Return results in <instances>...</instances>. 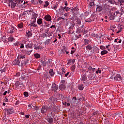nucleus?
<instances>
[{
    "label": "nucleus",
    "mask_w": 124,
    "mask_h": 124,
    "mask_svg": "<svg viewBox=\"0 0 124 124\" xmlns=\"http://www.w3.org/2000/svg\"><path fill=\"white\" fill-rule=\"evenodd\" d=\"M61 73H62V74H64V73H65V69L62 68Z\"/></svg>",
    "instance_id": "45"
},
{
    "label": "nucleus",
    "mask_w": 124,
    "mask_h": 124,
    "mask_svg": "<svg viewBox=\"0 0 124 124\" xmlns=\"http://www.w3.org/2000/svg\"><path fill=\"white\" fill-rule=\"evenodd\" d=\"M50 62H52V60H48V61L46 62L47 64H50Z\"/></svg>",
    "instance_id": "61"
},
{
    "label": "nucleus",
    "mask_w": 124,
    "mask_h": 124,
    "mask_svg": "<svg viewBox=\"0 0 124 124\" xmlns=\"http://www.w3.org/2000/svg\"><path fill=\"white\" fill-rule=\"evenodd\" d=\"M59 89V87L56 83H53L51 87V90L52 92H57V90Z\"/></svg>",
    "instance_id": "5"
},
{
    "label": "nucleus",
    "mask_w": 124,
    "mask_h": 124,
    "mask_svg": "<svg viewBox=\"0 0 124 124\" xmlns=\"http://www.w3.org/2000/svg\"><path fill=\"white\" fill-rule=\"evenodd\" d=\"M78 89L79 90V91H83L84 90V84H79L78 86Z\"/></svg>",
    "instance_id": "17"
},
{
    "label": "nucleus",
    "mask_w": 124,
    "mask_h": 124,
    "mask_svg": "<svg viewBox=\"0 0 124 124\" xmlns=\"http://www.w3.org/2000/svg\"><path fill=\"white\" fill-rule=\"evenodd\" d=\"M14 40H15V39H14V38H13L11 36L9 37V38H8V41L9 42H13V41H14Z\"/></svg>",
    "instance_id": "27"
},
{
    "label": "nucleus",
    "mask_w": 124,
    "mask_h": 124,
    "mask_svg": "<svg viewBox=\"0 0 124 124\" xmlns=\"http://www.w3.org/2000/svg\"><path fill=\"white\" fill-rule=\"evenodd\" d=\"M8 2H9V3H11V4L9 5V6L11 7V3H12V2H15V0H8Z\"/></svg>",
    "instance_id": "46"
},
{
    "label": "nucleus",
    "mask_w": 124,
    "mask_h": 124,
    "mask_svg": "<svg viewBox=\"0 0 124 124\" xmlns=\"http://www.w3.org/2000/svg\"><path fill=\"white\" fill-rule=\"evenodd\" d=\"M49 30H47V31L46 32L45 34H44V36H45V37H47V36H48V37H50V35H49V34H48V31Z\"/></svg>",
    "instance_id": "43"
},
{
    "label": "nucleus",
    "mask_w": 124,
    "mask_h": 124,
    "mask_svg": "<svg viewBox=\"0 0 124 124\" xmlns=\"http://www.w3.org/2000/svg\"><path fill=\"white\" fill-rule=\"evenodd\" d=\"M114 80L115 81H121L122 80V78L120 76V75H117L115 77H114Z\"/></svg>",
    "instance_id": "11"
},
{
    "label": "nucleus",
    "mask_w": 124,
    "mask_h": 124,
    "mask_svg": "<svg viewBox=\"0 0 124 124\" xmlns=\"http://www.w3.org/2000/svg\"><path fill=\"white\" fill-rule=\"evenodd\" d=\"M103 9L102 8L101 6H100L99 5H96V11H97L98 12H101Z\"/></svg>",
    "instance_id": "13"
},
{
    "label": "nucleus",
    "mask_w": 124,
    "mask_h": 124,
    "mask_svg": "<svg viewBox=\"0 0 124 124\" xmlns=\"http://www.w3.org/2000/svg\"><path fill=\"white\" fill-rule=\"evenodd\" d=\"M88 69L89 72L90 73L91 72V70H92V69H93V67H92V66H89L88 67Z\"/></svg>",
    "instance_id": "57"
},
{
    "label": "nucleus",
    "mask_w": 124,
    "mask_h": 124,
    "mask_svg": "<svg viewBox=\"0 0 124 124\" xmlns=\"http://www.w3.org/2000/svg\"><path fill=\"white\" fill-rule=\"evenodd\" d=\"M99 114V112L98 111H95L93 113V116H94L95 117V115H98Z\"/></svg>",
    "instance_id": "53"
},
{
    "label": "nucleus",
    "mask_w": 124,
    "mask_h": 124,
    "mask_svg": "<svg viewBox=\"0 0 124 124\" xmlns=\"http://www.w3.org/2000/svg\"><path fill=\"white\" fill-rule=\"evenodd\" d=\"M48 109H49V107L45 106H43L42 107L41 113H42L43 114H44V113H46Z\"/></svg>",
    "instance_id": "6"
},
{
    "label": "nucleus",
    "mask_w": 124,
    "mask_h": 124,
    "mask_svg": "<svg viewBox=\"0 0 124 124\" xmlns=\"http://www.w3.org/2000/svg\"><path fill=\"white\" fill-rule=\"evenodd\" d=\"M118 2L120 5H123V4L124 3V0H118Z\"/></svg>",
    "instance_id": "39"
},
{
    "label": "nucleus",
    "mask_w": 124,
    "mask_h": 124,
    "mask_svg": "<svg viewBox=\"0 0 124 124\" xmlns=\"http://www.w3.org/2000/svg\"><path fill=\"white\" fill-rule=\"evenodd\" d=\"M69 73H70L69 72H68L66 74L64 75L65 77H67L68 75H69Z\"/></svg>",
    "instance_id": "62"
},
{
    "label": "nucleus",
    "mask_w": 124,
    "mask_h": 124,
    "mask_svg": "<svg viewBox=\"0 0 124 124\" xmlns=\"http://www.w3.org/2000/svg\"><path fill=\"white\" fill-rule=\"evenodd\" d=\"M57 8H58V4L55 5L54 7V9H55L56 11L58 12V10H57Z\"/></svg>",
    "instance_id": "58"
},
{
    "label": "nucleus",
    "mask_w": 124,
    "mask_h": 124,
    "mask_svg": "<svg viewBox=\"0 0 124 124\" xmlns=\"http://www.w3.org/2000/svg\"><path fill=\"white\" fill-rule=\"evenodd\" d=\"M75 68H76L75 65H73L71 67V69L72 71L75 70Z\"/></svg>",
    "instance_id": "52"
},
{
    "label": "nucleus",
    "mask_w": 124,
    "mask_h": 124,
    "mask_svg": "<svg viewBox=\"0 0 124 124\" xmlns=\"http://www.w3.org/2000/svg\"><path fill=\"white\" fill-rule=\"evenodd\" d=\"M90 6H93L94 5V2H91L90 4Z\"/></svg>",
    "instance_id": "59"
},
{
    "label": "nucleus",
    "mask_w": 124,
    "mask_h": 124,
    "mask_svg": "<svg viewBox=\"0 0 124 124\" xmlns=\"http://www.w3.org/2000/svg\"><path fill=\"white\" fill-rule=\"evenodd\" d=\"M13 64L14 65H18V66H20V64H21V63H20V60H19V59H18L17 60H15L13 62Z\"/></svg>",
    "instance_id": "12"
},
{
    "label": "nucleus",
    "mask_w": 124,
    "mask_h": 124,
    "mask_svg": "<svg viewBox=\"0 0 124 124\" xmlns=\"http://www.w3.org/2000/svg\"><path fill=\"white\" fill-rule=\"evenodd\" d=\"M88 78H87V76L83 75L81 78V80L82 82H85V81H87Z\"/></svg>",
    "instance_id": "18"
},
{
    "label": "nucleus",
    "mask_w": 124,
    "mask_h": 124,
    "mask_svg": "<svg viewBox=\"0 0 124 124\" xmlns=\"http://www.w3.org/2000/svg\"><path fill=\"white\" fill-rule=\"evenodd\" d=\"M14 45L15 46H19V45H20V43L18 42H17L16 43H14Z\"/></svg>",
    "instance_id": "54"
},
{
    "label": "nucleus",
    "mask_w": 124,
    "mask_h": 124,
    "mask_svg": "<svg viewBox=\"0 0 124 124\" xmlns=\"http://www.w3.org/2000/svg\"><path fill=\"white\" fill-rule=\"evenodd\" d=\"M72 101L73 103H76V101H77V98L76 97H73L72 98Z\"/></svg>",
    "instance_id": "38"
},
{
    "label": "nucleus",
    "mask_w": 124,
    "mask_h": 124,
    "mask_svg": "<svg viewBox=\"0 0 124 124\" xmlns=\"http://www.w3.org/2000/svg\"><path fill=\"white\" fill-rule=\"evenodd\" d=\"M15 31H16V29H15L14 27H12L11 28L10 32V33H14V32H15Z\"/></svg>",
    "instance_id": "24"
},
{
    "label": "nucleus",
    "mask_w": 124,
    "mask_h": 124,
    "mask_svg": "<svg viewBox=\"0 0 124 124\" xmlns=\"http://www.w3.org/2000/svg\"><path fill=\"white\" fill-rule=\"evenodd\" d=\"M86 50H92L93 49V47H92V46H91V45H88L86 47Z\"/></svg>",
    "instance_id": "28"
},
{
    "label": "nucleus",
    "mask_w": 124,
    "mask_h": 124,
    "mask_svg": "<svg viewBox=\"0 0 124 124\" xmlns=\"http://www.w3.org/2000/svg\"><path fill=\"white\" fill-rule=\"evenodd\" d=\"M75 26V23L74 22H72L71 25L69 29L71 30H73V28Z\"/></svg>",
    "instance_id": "30"
},
{
    "label": "nucleus",
    "mask_w": 124,
    "mask_h": 124,
    "mask_svg": "<svg viewBox=\"0 0 124 124\" xmlns=\"http://www.w3.org/2000/svg\"><path fill=\"white\" fill-rule=\"evenodd\" d=\"M38 16V15H37V14H32L31 15V20H34V19H36Z\"/></svg>",
    "instance_id": "19"
},
{
    "label": "nucleus",
    "mask_w": 124,
    "mask_h": 124,
    "mask_svg": "<svg viewBox=\"0 0 124 124\" xmlns=\"http://www.w3.org/2000/svg\"><path fill=\"white\" fill-rule=\"evenodd\" d=\"M37 23L38 25H41L42 24V18H39L37 20Z\"/></svg>",
    "instance_id": "29"
},
{
    "label": "nucleus",
    "mask_w": 124,
    "mask_h": 124,
    "mask_svg": "<svg viewBox=\"0 0 124 124\" xmlns=\"http://www.w3.org/2000/svg\"><path fill=\"white\" fill-rule=\"evenodd\" d=\"M106 54H108V51L104 50L101 52V55H103Z\"/></svg>",
    "instance_id": "33"
},
{
    "label": "nucleus",
    "mask_w": 124,
    "mask_h": 124,
    "mask_svg": "<svg viewBox=\"0 0 124 124\" xmlns=\"http://www.w3.org/2000/svg\"><path fill=\"white\" fill-rule=\"evenodd\" d=\"M67 100L68 102H71V100L70 99V96H68L67 97Z\"/></svg>",
    "instance_id": "51"
},
{
    "label": "nucleus",
    "mask_w": 124,
    "mask_h": 124,
    "mask_svg": "<svg viewBox=\"0 0 124 124\" xmlns=\"http://www.w3.org/2000/svg\"><path fill=\"white\" fill-rule=\"evenodd\" d=\"M26 48H30V49H32V46L31 44H27L25 46Z\"/></svg>",
    "instance_id": "22"
},
{
    "label": "nucleus",
    "mask_w": 124,
    "mask_h": 124,
    "mask_svg": "<svg viewBox=\"0 0 124 124\" xmlns=\"http://www.w3.org/2000/svg\"><path fill=\"white\" fill-rule=\"evenodd\" d=\"M77 31L78 33H80V32H83V29L80 27L78 28V26H77Z\"/></svg>",
    "instance_id": "14"
},
{
    "label": "nucleus",
    "mask_w": 124,
    "mask_h": 124,
    "mask_svg": "<svg viewBox=\"0 0 124 124\" xmlns=\"http://www.w3.org/2000/svg\"><path fill=\"white\" fill-rule=\"evenodd\" d=\"M120 14L119 11L115 12L114 13H112L109 16V20H115V22H119L121 21V17L120 16H118Z\"/></svg>",
    "instance_id": "2"
},
{
    "label": "nucleus",
    "mask_w": 124,
    "mask_h": 124,
    "mask_svg": "<svg viewBox=\"0 0 124 124\" xmlns=\"http://www.w3.org/2000/svg\"><path fill=\"white\" fill-rule=\"evenodd\" d=\"M108 2L111 4H115V1L112 0H108Z\"/></svg>",
    "instance_id": "49"
},
{
    "label": "nucleus",
    "mask_w": 124,
    "mask_h": 124,
    "mask_svg": "<svg viewBox=\"0 0 124 124\" xmlns=\"http://www.w3.org/2000/svg\"><path fill=\"white\" fill-rule=\"evenodd\" d=\"M15 85L16 87H18V86H20V85H23V83L16 81L15 83Z\"/></svg>",
    "instance_id": "32"
},
{
    "label": "nucleus",
    "mask_w": 124,
    "mask_h": 124,
    "mask_svg": "<svg viewBox=\"0 0 124 124\" xmlns=\"http://www.w3.org/2000/svg\"><path fill=\"white\" fill-rule=\"evenodd\" d=\"M26 33L28 37H31V35H32V33H31V31H28V32H26Z\"/></svg>",
    "instance_id": "31"
},
{
    "label": "nucleus",
    "mask_w": 124,
    "mask_h": 124,
    "mask_svg": "<svg viewBox=\"0 0 124 124\" xmlns=\"http://www.w3.org/2000/svg\"><path fill=\"white\" fill-rule=\"evenodd\" d=\"M45 19L46 21L50 22L52 20V17H51V16L47 15L45 16Z\"/></svg>",
    "instance_id": "10"
},
{
    "label": "nucleus",
    "mask_w": 124,
    "mask_h": 124,
    "mask_svg": "<svg viewBox=\"0 0 124 124\" xmlns=\"http://www.w3.org/2000/svg\"><path fill=\"white\" fill-rule=\"evenodd\" d=\"M50 42H51V39H48L46 41L45 44L46 45H48V44H50Z\"/></svg>",
    "instance_id": "36"
},
{
    "label": "nucleus",
    "mask_w": 124,
    "mask_h": 124,
    "mask_svg": "<svg viewBox=\"0 0 124 124\" xmlns=\"http://www.w3.org/2000/svg\"><path fill=\"white\" fill-rule=\"evenodd\" d=\"M34 57L35 58V59H40V55L38 53H35L34 54Z\"/></svg>",
    "instance_id": "26"
},
{
    "label": "nucleus",
    "mask_w": 124,
    "mask_h": 124,
    "mask_svg": "<svg viewBox=\"0 0 124 124\" xmlns=\"http://www.w3.org/2000/svg\"><path fill=\"white\" fill-rule=\"evenodd\" d=\"M87 32H88V31L87 30V28H84V29L83 30V33H84L85 34H86V33H87Z\"/></svg>",
    "instance_id": "55"
},
{
    "label": "nucleus",
    "mask_w": 124,
    "mask_h": 124,
    "mask_svg": "<svg viewBox=\"0 0 124 124\" xmlns=\"http://www.w3.org/2000/svg\"><path fill=\"white\" fill-rule=\"evenodd\" d=\"M100 49H101V50H105L106 49V47H105V46H100Z\"/></svg>",
    "instance_id": "48"
},
{
    "label": "nucleus",
    "mask_w": 124,
    "mask_h": 124,
    "mask_svg": "<svg viewBox=\"0 0 124 124\" xmlns=\"http://www.w3.org/2000/svg\"><path fill=\"white\" fill-rule=\"evenodd\" d=\"M75 21L77 23L78 25H81V19H80L79 17H76L75 18Z\"/></svg>",
    "instance_id": "15"
},
{
    "label": "nucleus",
    "mask_w": 124,
    "mask_h": 124,
    "mask_svg": "<svg viewBox=\"0 0 124 124\" xmlns=\"http://www.w3.org/2000/svg\"><path fill=\"white\" fill-rule=\"evenodd\" d=\"M49 5V2L48 1H45L44 3V7H47Z\"/></svg>",
    "instance_id": "35"
},
{
    "label": "nucleus",
    "mask_w": 124,
    "mask_h": 124,
    "mask_svg": "<svg viewBox=\"0 0 124 124\" xmlns=\"http://www.w3.org/2000/svg\"><path fill=\"white\" fill-rule=\"evenodd\" d=\"M48 109L52 112H56V111L58 110V107L52 104H50L49 106L48 107Z\"/></svg>",
    "instance_id": "3"
},
{
    "label": "nucleus",
    "mask_w": 124,
    "mask_h": 124,
    "mask_svg": "<svg viewBox=\"0 0 124 124\" xmlns=\"http://www.w3.org/2000/svg\"><path fill=\"white\" fill-rule=\"evenodd\" d=\"M17 59H18V60H20V59H26V55H25V53L22 52L18 54Z\"/></svg>",
    "instance_id": "8"
},
{
    "label": "nucleus",
    "mask_w": 124,
    "mask_h": 124,
    "mask_svg": "<svg viewBox=\"0 0 124 124\" xmlns=\"http://www.w3.org/2000/svg\"><path fill=\"white\" fill-rule=\"evenodd\" d=\"M17 27L19 29H22L23 28V23L18 24Z\"/></svg>",
    "instance_id": "41"
},
{
    "label": "nucleus",
    "mask_w": 124,
    "mask_h": 124,
    "mask_svg": "<svg viewBox=\"0 0 124 124\" xmlns=\"http://www.w3.org/2000/svg\"><path fill=\"white\" fill-rule=\"evenodd\" d=\"M60 90H65V85L64 84H61L59 86Z\"/></svg>",
    "instance_id": "20"
},
{
    "label": "nucleus",
    "mask_w": 124,
    "mask_h": 124,
    "mask_svg": "<svg viewBox=\"0 0 124 124\" xmlns=\"http://www.w3.org/2000/svg\"><path fill=\"white\" fill-rule=\"evenodd\" d=\"M23 0H15V2H12L11 8H15V7H25V5L23 4Z\"/></svg>",
    "instance_id": "1"
},
{
    "label": "nucleus",
    "mask_w": 124,
    "mask_h": 124,
    "mask_svg": "<svg viewBox=\"0 0 124 124\" xmlns=\"http://www.w3.org/2000/svg\"><path fill=\"white\" fill-rule=\"evenodd\" d=\"M27 63H28V62H27L26 61H22L21 62V63L19 65V66L23 67V66H24V65H26V64H27Z\"/></svg>",
    "instance_id": "16"
},
{
    "label": "nucleus",
    "mask_w": 124,
    "mask_h": 124,
    "mask_svg": "<svg viewBox=\"0 0 124 124\" xmlns=\"http://www.w3.org/2000/svg\"><path fill=\"white\" fill-rule=\"evenodd\" d=\"M24 95L26 97H28V96H29V93L27 92H25L24 93Z\"/></svg>",
    "instance_id": "47"
},
{
    "label": "nucleus",
    "mask_w": 124,
    "mask_h": 124,
    "mask_svg": "<svg viewBox=\"0 0 124 124\" xmlns=\"http://www.w3.org/2000/svg\"><path fill=\"white\" fill-rule=\"evenodd\" d=\"M101 70L100 68H98V69L96 71V74H98V73H101Z\"/></svg>",
    "instance_id": "42"
},
{
    "label": "nucleus",
    "mask_w": 124,
    "mask_h": 124,
    "mask_svg": "<svg viewBox=\"0 0 124 124\" xmlns=\"http://www.w3.org/2000/svg\"><path fill=\"white\" fill-rule=\"evenodd\" d=\"M70 10V8L68 7L64 6L63 8V12L66 11V12H68Z\"/></svg>",
    "instance_id": "23"
},
{
    "label": "nucleus",
    "mask_w": 124,
    "mask_h": 124,
    "mask_svg": "<svg viewBox=\"0 0 124 124\" xmlns=\"http://www.w3.org/2000/svg\"><path fill=\"white\" fill-rule=\"evenodd\" d=\"M37 2L38 4H40V5H41V4H42V5H43V1L41 0H38L37 1Z\"/></svg>",
    "instance_id": "37"
},
{
    "label": "nucleus",
    "mask_w": 124,
    "mask_h": 124,
    "mask_svg": "<svg viewBox=\"0 0 124 124\" xmlns=\"http://www.w3.org/2000/svg\"><path fill=\"white\" fill-rule=\"evenodd\" d=\"M42 63L43 64V66H46V65H47V62H46L44 61H42Z\"/></svg>",
    "instance_id": "50"
},
{
    "label": "nucleus",
    "mask_w": 124,
    "mask_h": 124,
    "mask_svg": "<svg viewBox=\"0 0 124 124\" xmlns=\"http://www.w3.org/2000/svg\"><path fill=\"white\" fill-rule=\"evenodd\" d=\"M34 49L35 50H37V51H38L39 50V49H40V50H41L42 49V47L39 46H37L36 45L34 46Z\"/></svg>",
    "instance_id": "34"
},
{
    "label": "nucleus",
    "mask_w": 124,
    "mask_h": 124,
    "mask_svg": "<svg viewBox=\"0 0 124 124\" xmlns=\"http://www.w3.org/2000/svg\"><path fill=\"white\" fill-rule=\"evenodd\" d=\"M63 8H64V7L61 6L59 8V11H62V10H63V9H64Z\"/></svg>",
    "instance_id": "56"
},
{
    "label": "nucleus",
    "mask_w": 124,
    "mask_h": 124,
    "mask_svg": "<svg viewBox=\"0 0 124 124\" xmlns=\"http://www.w3.org/2000/svg\"><path fill=\"white\" fill-rule=\"evenodd\" d=\"M124 7H121V9H120V11L121 12H124Z\"/></svg>",
    "instance_id": "64"
},
{
    "label": "nucleus",
    "mask_w": 124,
    "mask_h": 124,
    "mask_svg": "<svg viewBox=\"0 0 124 124\" xmlns=\"http://www.w3.org/2000/svg\"><path fill=\"white\" fill-rule=\"evenodd\" d=\"M49 75L50 76L53 77L55 75V72L53 71V69H51L49 71Z\"/></svg>",
    "instance_id": "21"
},
{
    "label": "nucleus",
    "mask_w": 124,
    "mask_h": 124,
    "mask_svg": "<svg viewBox=\"0 0 124 124\" xmlns=\"http://www.w3.org/2000/svg\"><path fill=\"white\" fill-rule=\"evenodd\" d=\"M89 44V40L85 39L84 40V45H87Z\"/></svg>",
    "instance_id": "44"
},
{
    "label": "nucleus",
    "mask_w": 124,
    "mask_h": 124,
    "mask_svg": "<svg viewBox=\"0 0 124 124\" xmlns=\"http://www.w3.org/2000/svg\"><path fill=\"white\" fill-rule=\"evenodd\" d=\"M6 67H4L3 69L0 70L1 73L5 72L6 71Z\"/></svg>",
    "instance_id": "40"
},
{
    "label": "nucleus",
    "mask_w": 124,
    "mask_h": 124,
    "mask_svg": "<svg viewBox=\"0 0 124 124\" xmlns=\"http://www.w3.org/2000/svg\"><path fill=\"white\" fill-rule=\"evenodd\" d=\"M66 53V54H68V53H69L68 51H66V50L65 49V48L64 49V50H63V53Z\"/></svg>",
    "instance_id": "60"
},
{
    "label": "nucleus",
    "mask_w": 124,
    "mask_h": 124,
    "mask_svg": "<svg viewBox=\"0 0 124 124\" xmlns=\"http://www.w3.org/2000/svg\"><path fill=\"white\" fill-rule=\"evenodd\" d=\"M49 101H51V102H54V101H56V97H51L49 99Z\"/></svg>",
    "instance_id": "25"
},
{
    "label": "nucleus",
    "mask_w": 124,
    "mask_h": 124,
    "mask_svg": "<svg viewBox=\"0 0 124 124\" xmlns=\"http://www.w3.org/2000/svg\"><path fill=\"white\" fill-rule=\"evenodd\" d=\"M7 114L10 115L11 114L14 113V110L13 108H8L7 109Z\"/></svg>",
    "instance_id": "9"
},
{
    "label": "nucleus",
    "mask_w": 124,
    "mask_h": 124,
    "mask_svg": "<svg viewBox=\"0 0 124 124\" xmlns=\"http://www.w3.org/2000/svg\"><path fill=\"white\" fill-rule=\"evenodd\" d=\"M45 120L47 121V122L49 124H54V119L51 117V116H47Z\"/></svg>",
    "instance_id": "4"
},
{
    "label": "nucleus",
    "mask_w": 124,
    "mask_h": 124,
    "mask_svg": "<svg viewBox=\"0 0 124 124\" xmlns=\"http://www.w3.org/2000/svg\"><path fill=\"white\" fill-rule=\"evenodd\" d=\"M31 52H32V50H29L28 49H25L23 51L24 55H27V56L31 55Z\"/></svg>",
    "instance_id": "7"
},
{
    "label": "nucleus",
    "mask_w": 124,
    "mask_h": 124,
    "mask_svg": "<svg viewBox=\"0 0 124 124\" xmlns=\"http://www.w3.org/2000/svg\"><path fill=\"white\" fill-rule=\"evenodd\" d=\"M32 23L31 24H34L36 22V19H32Z\"/></svg>",
    "instance_id": "63"
}]
</instances>
